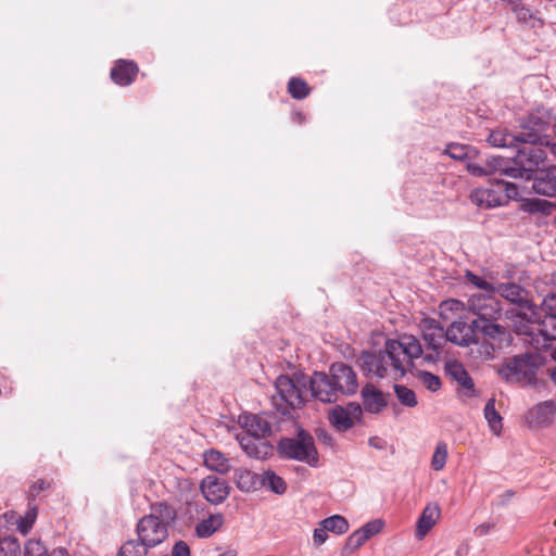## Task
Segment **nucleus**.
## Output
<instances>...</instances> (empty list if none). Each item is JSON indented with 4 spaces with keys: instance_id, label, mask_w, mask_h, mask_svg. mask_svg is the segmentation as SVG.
<instances>
[{
    "instance_id": "nucleus-1",
    "label": "nucleus",
    "mask_w": 556,
    "mask_h": 556,
    "mask_svg": "<svg viewBox=\"0 0 556 556\" xmlns=\"http://www.w3.org/2000/svg\"><path fill=\"white\" fill-rule=\"evenodd\" d=\"M545 160L546 152L541 148L523 146L511 160L502 156H492L484 162L489 176L498 175L500 177L505 176L530 180L533 175V169L538 165L543 164Z\"/></svg>"
},
{
    "instance_id": "nucleus-2",
    "label": "nucleus",
    "mask_w": 556,
    "mask_h": 556,
    "mask_svg": "<svg viewBox=\"0 0 556 556\" xmlns=\"http://www.w3.org/2000/svg\"><path fill=\"white\" fill-rule=\"evenodd\" d=\"M556 115L552 109L539 106L532 110L521 123V141L523 144L535 146L556 156V142L545 135L551 127L554 129Z\"/></svg>"
},
{
    "instance_id": "nucleus-3",
    "label": "nucleus",
    "mask_w": 556,
    "mask_h": 556,
    "mask_svg": "<svg viewBox=\"0 0 556 556\" xmlns=\"http://www.w3.org/2000/svg\"><path fill=\"white\" fill-rule=\"evenodd\" d=\"M302 383V377L291 378L288 375H280L276 379V393L271 396V402L277 412L283 416H290L292 410L304 406Z\"/></svg>"
},
{
    "instance_id": "nucleus-4",
    "label": "nucleus",
    "mask_w": 556,
    "mask_h": 556,
    "mask_svg": "<svg viewBox=\"0 0 556 556\" xmlns=\"http://www.w3.org/2000/svg\"><path fill=\"white\" fill-rule=\"evenodd\" d=\"M388 349L394 380L402 379L406 374L407 366H413V361L422 354L419 340L413 336H405L401 340L388 339Z\"/></svg>"
},
{
    "instance_id": "nucleus-5",
    "label": "nucleus",
    "mask_w": 556,
    "mask_h": 556,
    "mask_svg": "<svg viewBox=\"0 0 556 556\" xmlns=\"http://www.w3.org/2000/svg\"><path fill=\"white\" fill-rule=\"evenodd\" d=\"M518 197L517 185L494 177L486 187L473 190L470 200L480 207L490 208L505 205L510 200H517Z\"/></svg>"
},
{
    "instance_id": "nucleus-6",
    "label": "nucleus",
    "mask_w": 556,
    "mask_h": 556,
    "mask_svg": "<svg viewBox=\"0 0 556 556\" xmlns=\"http://www.w3.org/2000/svg\"><path fill=\"white\" fill-rule=\"evenodd\" d=\"M277 451L282 458L306 463L312 467L318 464V452L313 437L299 429L295 438H282L277 444Z\"/></svg>"
},
{
    "instance_id": "nucleus-7",
    "label": "nucleus",
    "mask_w": 556,
    "mask_h": 556,
    "mask_svg": "<svg viewBox=\"0 0 556 556\" xmlns=\"http://www.w3.org/2000/svg\"><path fill=\"white\" fill-rule=\"evenodd\" d=\"M538 368L536 356L531 353H525L508 358L498 369V375L506 382L536 386Z\"/></svg>"
},
{
    "instance_id": "nucleus-8",
    "label": "nucleus",
    "mask_w": 556,
    "mask_h": 556,
    "mask_svg": "<svg viewBox=\"0 0 556 556\" xmlns=\"http://www.w3.org/2000/svg\"><path fill=\"white\" fill-rule=\"evenodd\" d=\"M356 365L366 377L383 379L390 376L393 378L388 340L382 350L361 352L356 358Z\"/></svg>"
},
{
    "instance_id": "nucleus-9",
    "label": "nucleus",
    "mask_w": 556,
    "mask_h": 556,
    "mask_svg": "<svg viewBox=\"0 0 556 556\" xmlns=\"http://www.w3.org/2000/svg\"><path fill=\"white\" fill-rule=\"evenodd\" d=\"M467 311L473 324L500 319L502 316L501 302L492 294H472L467 301Z\"/></svg>"
},
{
    "instance_id": "nucleus-10",
    "label": "nucleus",
    "mask_w": 556,
    "mask_h": 556,
    "mask_svg": "<svg viewBox=\"0 0 556 556\" xmlns=\"http://www.w3.org/2000/svg\"><path fill=\"white\" fill-rule=\"evenodd\" d=\"M302 386L308 388L312 397L323 403H336L341 396L332 382L330 371H314L309 377L302 376Z\"/></svg>"
},
{
    "instance_id": "nucleus-11",
    "label": "nucleus",
    "mask_w": 556,
    "mask_h": 556,
    "mask_svg": "<svg viewBox=\"0 0 556 556\" xmlns=\"http://www.w3.org/2000/svg\"><path fill=\"white\" fill-rule=\"evenodd\" d=\"M137 539L151 549L161 545L168 538V529L154 516L144 515L136 525Z\"/></svg>"
},
{
    "instance_id": "nucleus-12",
    "label": "nucleus",
    "mask_w": 556,
    "mask_h": 556,
    "mask_svg": "<svg viewBox=\"0 0 556 556\" xmlns=\"http://www.w3.org/2000/svg\"><path fill=\"white\" fill-rule=\"evenodd\" d=\"M445 337L450 342L460 346L477 344L479 341V338H476L473 320L468 314L454 320L445 330Z\"/></svg>"
},
{
    "instance_id": "nucleus-13",
    "label": "nucleus",
    "mask_w": 556,
    "mask_h": 556,
    "mask_svg": "<svg viewBox=\"0 0 556 556\" xmlns=\"http://www.w3.org/2000/svg\"><path fill=\"white\" fill-rule=\"evenodd\" d=\"M511 317H515L514 331L520 336L533 337L538 333V327L542 312L539 306L532 305L525 309L511 311Z\"/></svg>"
},
{
    "instance_id": "nucleus-14",
    "label": "nucleus",
    "mask_w": 556,
    "mask_h": 556,
    "mask_svg": "<svg viewBox=\"0 0 556 556\" xmlns=\"http://www.w3.org/2000/svg\"><path fill=\"white\" fill-rule=\"evenodd\" d=\"M332 382L341 395H353L358 389L357 376L353 368L344 363H333L329 367Z\"/></svg>"
},
{
    "instance_id": "nucleus-15",
    "label": "nucleus",
    "mask_w": 556,
    "mask_h": 556,
    "mask_svg": "<svg viewBox=\"0 0 556 556\" xmlns=\"http://www.w3.org/2000/svg\"><path fill=\"white\" fill-rule=\"evenodd\" d=\"M539 308L542 312V317L538 334L542 336L545 341L556 340V293L546 295Z\"/></svg>"
},
{
    "instance_id": "nucleus-16",
    "label": "nucleus",
    "mask_w": 556,
    "mask_h": 556,
    "mask_svg": "<svg viewBox=\"0 0 556 556\" xmlns=\"http://www.w3.org/2000/svg\"><path fill=\"white\" fill-rule=\"evenodd\" d=\"M532 190L544 197H556V165L540 168L538 165L533 169Z\"/></svg>"
},
{
    "instance_id": "nucleus-17",
    "label": "nucleus",
    "mask_w": 556,
    "mask_h": 556,
    "mask_svg": "<svg viewBox=\"0 0 556 556\" xmlns=\"http://www.w3.org/2000/svg\"><path fill=\"white\" fill-rule=\"evenodd\" d=\"M556 417V402L547 400L538 403L526 414V421L531 428H547Z\"/></svg>"
},
{
    "instance_id": "nucleus-18",
    "label": "nucleus",
    "mask_w": 556,
    "mask_h": 556,
    "mask_svg": "<svg viewBox=\"0 0 556 556\" xmlns=\"http://www.w3.org/2000/svg\"><path fill=\"white\" fill-rule=\"evenodd\" d=\"M237 440L249 457L266 459L273 454V445L265 440V437H253L251 434H238Z\"/></svg>"
},
{
    "instance_id": "nucleus-19",
    "label": "nucleus",
    "mask_w": 556,
    "mask_h": 556,
    "mask_svg": "<svg viewBox=\"0 0 556 556\" xmlns=\"http://www.w3.org/2000/svg\"><path fill=\"white\" fill-rule=\"evenodd\" d=\"M495 292L509 303L516 305L517 309L534 305L529 299V291L515 282H501L495 286Z\"/></svg>"
},
{
    "instance_id": "nucleus-20",
    "label": "nucleus",
    "mask_w": 556,
    "mask_h": 556,
    "mask_svg": "<svg viewBox=\"0 0 556 556\" xmlns=\"http://www.w3.org/2000/svg\"><path fill=\"white\" fill-rule=\"evenodd\" d=\"M200 488L204 498L215 505L223 503L229 495L226 480L214 475L205 477Z\"/></svg>"
},
{
    "instance_id": "nucleus-21",
    "label": "nucleus",
    "mask_w": 556,
    "mask_h": 556,
    "mask_svg": "<svg viewBox=\"0 0 556 556\" xmlns=\"http://www.w3.org/2000/svg\"><path fill=\"white\" fill-rule=\"evenodd\" d=\"M364 410L369 414H380L388 406V393H383L372 383H366L361 390Z\"/></svg>"
},
{
    "instance_id": "nucleus-22",
    "label": "nucleus",
    "mask_w": 556,
    "mask_h": 556,
    "mask_svg": "<svg viewBox=\"0 0 556 556\" xmlns=\"http://www.w3.org/2000/svg\"><path fill=\"white\" fill-rule=\"evenodd\" d=\"M498 319L473 324L476 327V338L481 334L488 341H492L497 345L507 342L509 340V332L506 327L497 323Z\"/></svg>"
},
{
    "instance_id": "nucleus-23",
    "label": "nucleus",
    "mask_w": 556,
    "mask_h": 556,
    "mask_svg": "<svg viewBox=\"0 0 556 556\" xmlns=\"http://www.w3.org/2000/svg\"><path fill=\"white\" fill-rule=\"evenodd\" d=\"M445 372L455 380L462 388L465 396L475 395V384L463 364L457 361H450L445 364Z\"/></svg>"
},
{
    "instance_id": "nucleus-24",
    "label": "nucleus",
    "mask_w": 556,
    "mask_h": 556,
    "mask_svg": "<svg viewBox=\"0 0 556 556\" xmlns=\"http://www.w3.org/2000/svg\"><path fill=\"white\" fill-rule=\"evenodd\" d=\"M239 422L245 429L244 434L266 438L271 433V425L264 416L243 414L239 417Z\"/></svg>"
},
{
    "instance_id": "nucleus-25",
    "label": "nucleus",
    "mask_w": 556,
    "mask_h": 556,
    "mask_svg": "<svg viewBox=\"0 0 556 556\" xmlns=\"http://www.w3.org/2000/svg\"><path fill=\"white\" fill-rule=\"evenodd\" d=\"M511 11L517 23L522 28L538 29L544 25V22L540 16V12L538 10L530 9L525 3H514Z\"/></svg>"
},
{
    "instance_id": "nucleus-26",
    "label": "nucleus",
    "mask_w": 556,
    "mask_h": 556,
    "mask_svg": "<svg viewBox=\"0 0 556 556\" xmlns=\"http://www.w3.org/2000/svg\"><path fill=\"white\" fill-rule=\"evenodd\" d=\"M138 72L134 61L118 60L111 70V78L116 85L128 86L134 83Z\"/></svg>"
},
{
    "instance_id": "nucleus-27",
    "label": "nucleus",
    "mask_w": 556,
    "mask_h": 556,
    "mask_svg": "<svg viewBox=\"0 0 556 556\" xmlns=\"http://www.w3.org/2000/svg\"><path fill=\"white\" fill-rule=\"evenodd\" d=\"M424 340L429 350L439 354L445 341V330L435 320H427L424 328Z\"/></svg>"
},
{
    "instance_id": "nucleus-28",
    "label": "nucleus",
    "mask_w": 556,
    "mask_h": 556,
    "mask_svg": "<svg viewBox=\"0 0 556 556\" xmlns=\"http://www.w3.org/2000/svg\"><path fill=\"white\" fill-rule=\"evenodd\" d=\"M237 488L242 492H252L261 489V475L249 469L240 468L235 471Z\"/></svg>"
},
{
    "instance_id": "nucleus-29",
    "label": "nucleus",
    "mask_w": 556,
    "mask_h": 556,
    "mask_svg": "<svg viewBox=\"0 0 556 556\" xmlns=\"http://www.w3.org/2000/svg\"><path fill=\"white\" fill-rule=\"evenodd\" d=\"M439 516L440 507L438 505H427L418 519L416 536L419 539L424 538L435 525Z\"/></svg>"
},
{
    "instance_id": "nucleus-30",
    "label": "nucleus",
    "mask_w": 556,
    "mask_h": 556,
    "mask_svg": "<svg viewBox=\"0 0 556 556\" xmlns=\"http://www.w3.org/2000/svg\"><path fill=\"white\" fill-rule=\"evenodd\" d=\"M521 134L513 135L506 129H496L491 131L488 137V141L491 146L497 148H510L517 147L518 143H522Z\"/></svg>"
},
{
    "instance_id": "nucleus-31",
    "label": "nucleus",
    "mask_w": 556,
    "mask_h": 556,
    "mask_svg": "<svg viewBox=\"0 0 556 556\" xmlns=\"http://www.w3.org/2000/svg\"><path fill=\"white\" fill-rule=\"evenodd\" d=\"M329 421L341 432L348 431L354 426V420L351 418L350 413L340 405L334 406L329 412Z\"/></svg>"
},
{
    "instance_id": "nucleus-32",
    "label": "nucleus",
    "mask_w": 556,
    "mask_h": 556,
    "mask_svg": "<svg viewBox=\"0 0 556 556\" xmlns=\"http://www.w3.org/2000/svg\"><path fill=\"white\" fill-rule=\"evenodd\" d=\"M148 516H154L168 529V527L176 520L177 511L166 502H156L151 505V513L148 514Z\"/></svg>"
},
{
    "instance_id": "nucleus-33",
    "label": "nucleus",
    "mask_w": 556,
    "mask_h": 556,
    "mask_svg": "<svg viewBox=\"0 0 556 556\" xmlns=\"http://www.w3.org/2000/svg\"><path fill=\"white\" fill-rule=\"evenodd\" d=\"M223 523L224 516L222 514L210 515L197 525L195 533L199 538H210L222 528Z\"/></svg>"
},
{
    "instance_id": "nucleus-34",
    "label": "nucleus",
    "mask_w": 556,
    "mask_h": 556,
    "mask_svg": "<svg viewBox=\"0 0 556 556\" xmlns=\"http://www.w3.org/2000/svg\"><path fill=\"white\" fill-rule=\"evenodd\" d=\"M204 464L208 469L219 473H226L230 469L228 459L222 452L216 450H210L204 453Z\"/></svg>"
},
{
    "instance_id": "nucleus-35",
    "label": "nucleus",
    "mask_w": 556,
    "mask_h": 556,
    "mask_svg": "<svg viewBox=\"0 0 556 556\" xmlns=\"http://www.w3.org/2000/svg\"><path fill=\"white\" fill-rule=\"evenodd\" d=\"M262 485L270 492L281 495L287 491L286 481L273 470H266L261 475Z\"/></svg>"
},
{
    "instance_id": "nucleus-36",
    "label": "nucleus",
    "mask_w": 556,
    "mask_h": 556,
    "mask_svg": "<svg viewBox=\"0 0 556 556\" xmlns=\"http://www.w3.org/2000/svg\"><path fill=\"white\" fill-rule=\"evenodd\" d=\"M484 418L486 419L490 429L495 433L500 434L503 428L502 417L495 409V400H488L484 409Z\"/></svg>"
},
{
    "instance_id": "nucleus-37",
    "label": "nucleus",
    "mask_w": 556,
    "mask_h": 556,
    "mask_svg": "<svg viewBox=\"0 0 556 556\" xmlns=\"http://www.w3.org/2000/svg\"><path fill=\"white\" fill-rule=\"evenodd\" d=\"M150 547L144 546L139 539L126 541L118 549L117 556H148Z\"/></svg>"
},
{
    "instance_id": "nucleus-38",
    "label": "nucleus",
    "mask_w": 556,
    "mask_h": 556,
    "mask_svg": "<svg viewBox=\"0 0 556 556\" xmlns=\"http://www.w3.org/2000/svg\"><path fill=\"white\" fill-rule=\"evenodd\" d=\"M288 92L295 100H303L308 97L311 89L305 80L292 77L288 81Z\"/></svg>"
},
{
    "instance_id": "nucleus-39",
    "label": "nucleus",
    "mask_w": 556,
    "mask_h": 556,
    "mask_svg": "<svg viewBox=\"0 0 556 556\" xmlns=\"http://www.w3.org/2000/svg\"><path fill=\"white\" fill-rule=\"evenodd\" d=\"M320 526H323L329 532H333L336 534H343L349 530L348 520L340 515H333L331 517L325 518L320 521Z\"/></svg>"
},
{
    "instance_id": "nucleus-40",
    "label": "nucleus",
    "mask_w": 556,
    "mask_h": 556,
    "mask_svg": "<svg viewBox=\"0 0 556 556\" xmlns=\"http://www.w3.org/2000/svg\"><path fill=\"white\" fill-rule=\"evenodd\" d=\"M445 153L454 160L465 161L470 159L476 153V150L467 144L450 143L446 146Z\"/></svg>"
},
{
    "instance_id": "nucleus-41",
    "label": "nucleus",
    "mask_w": 556,
    "mask_h": 556,
    "mask_svg": "<svg viewBox=\"0 0 556 556\" xmlns=\"http://www.w3.org/2000/svg\"><path fill=\"white\" fill-rule=\"evenodd\" d=\"M393 390L395 392V395H396L399 402L403 406H406L409 408L417 406V404H418L417 396H416V393L412 389L407 388L404 384L395 383L393 386Z\"/></svg>"
},
{
    "instance_id": "nucleus-42",
    "label": "nucleus",
    "mask_w": 556,
    "mask_h": 556,
    "mask_svg": "<svg viewBox=\"0 0 556 556\" xmlns=\"http://www.w3.org/2000/svg\"><path fill=\"white\" fill-rule=\"evenodd\" d=\"M447 460V444L443 441L437 443L434 453L431 458V467L435 471L444 468Z\"/></svg>"
},
{
    "instance_id": "nucleus-43",
    "label": "nucleus",
    "mask_w": 556,
    "mask_h": 556,
    "mask_svg": "<svg viewBox=\"0 0 556 556\" xmlns=\"http://www.w3.org/2000/svg\"><path fill=\"white\" fill-rule=\"evenodd\" d=\"M21 545L17 539L4 536L0 539V556H20Z\"/></svg>"
},
{
    "instance_id": "nucleus-44",
    "label": "nucleus",
    "mask_w": 556,
    "mask_h": 556,
    "mask_svg": "<svg viewBox=\"0 0 556 556\" xmlns=\"http://www.w3.org/2000/svg\"><path fill=\"white\" fill-rule=\"evenodd\" d=\"M384 526V522L381 519H375L368 521L363 527L356 530V532L362 536V539L366 542L371 536L378 534Z\"/></svg>"
},
{
    "instance_id": "nucleus-45",
    "label": "nucleus",
    "mask_w": 556,
    "mask_h": 556,
    "mask_svg": "<svg viewBox=\"0 0 556 556\" xmlns=\"http://www.w3.org/2000/svg\"><path fill=\"white\" fill-rule=\"evenodd\" d=\"M365 541L362 539V536L354 531L348 539L344 544V546L341 549V556H351L354 554L363 544Z\"/></svg>"
},
{
    "instance_id": "nucleus-46",
    "label": "nucleus",
    "mask_w": 556,
    "mask_h": 556,
    "mask_svg": "<svg viewBox=\"0 0 556 556\" xmlns=\"http://www.w3.org/2000/svg\"><path fill=\"white\" fill-rule=\"evenodd\" d=\"M24 556H50V554L41 541L30 539L25 544Z\"/></svg>"
},
{
    "instance_id": "nucleus-47",
    "label": "nucleus",
    "mask_w": 556,
    "mask_h": 556,
    "mask_svg": "<svg viewBox=\"0 0 556 556\" xmlns=\"http://www.w3.org/2000/svg\"><path fill=\"white\" fill-rule=\"evenodd\" d=\"M419 378L424 386L431 392H435L441 388L440 378L430 371L421 370L419 372Z\"/></svg>"
},
{
    "instance_id": "nucleus-48",
    "label": "nucleus",
    "mask_w": 556,
    "mask_h": 556,
    "mask_svg": "<svg viewBox=\"0 0 556 556\" xmlns=\"http://www.w3.org/2000/svg\"><path fill=\"white\" fill-rule=\"evenodd\" d=\"M37 516V509L33 508L27 510L26 515L17 521V529L23 533L27 534L33 528Z\"/></svg>"
},
{
    "instance_id": "nucleus-49",
    "label": "nucleus",
    "mask_w": 556,
    "mask_h": 556,
    "mask_svg": "<svg viewBox=\"0 0 556 556\" xmlns=\"http://www.w3.org/2000/svg\"><path fill=\"white\" fill-rule=\"evenodd\" d=\"M466 278L470 283H472L473 286H476L477 288H479L481 290L486 291L489 294H492L495 292V286H493L492 283H490L482 277L477 276L476 274H473L471 271H467Z\"/></svg>"
},
{
    "instance_id": "nucleus-50",
    "label": "nucleus",
    "mask_w": 556,
    "mask_h": 556,
    "mask_svg": "<svg viewBox=\"0 0 556 556\" xmlns=\"http://www.w3.org/2000/svg\"><path fill=\"white\" fill-rule=\"evenodd\" d=\"M466 168L472 176H476V177L489 176L485 163L482 165V164H478V163L468 162L466 164Z\"/></svg>"
},
{
    "instance_id": "nucleus-51",
    "label": "nucleus",
    "mask_w": 556,
    "mask_h": 556,
    "mask_svg": "<svg viewBox=\"0 0 556 556\" xmlns=\"http://www.w3.org/2000/svg\"><path fill=\"white\" fill-rule=\"evenodd\" d=\"M50 486V483L46 480H38L29 488V497H37L41 491L47 490Z\"/></svg>"
},
{
    "instance_id": "nucleus-52",
    "label": "nucleus",
    "mask_w": 556,
    "mask_h": 556,
    "mask_svg": "<svg viewBox=\"0 0 556 556\" xmlns=\"http://www.w3.org/2000/svg\"><path fill=\"white\" fill-rule=\"evenodd\" d=\"M173 556H190V547L185 541L175 543L172 552Z\"/></svg>"
},
{
    "instance_id": "nucleus-53",
    "label": "nucleus",
    "mask_w": 556,
    "mask_h": 556,
    "mask_svg": "<svg viewBox=\"0 0 556 556\" xmlns=\"http://www.w3.org/2000/svg\"><path fill=\"white\" fill-rule=\"evenodd\" d=\"M345 409L350 413L352 419H361L364 407H362L359 403L352 402L348 405Z\"/></svg>"
},
{
    "instance_id": "nucleus-54",
    "label": "nucleus",
    "mask_w": 556,
    "mask_h": 556,
    "mask_svg": "<svg viewBox=\"0 0 556 556\" xmlns=\"http://www.w3.org/2000/svg\"><path fill=\"white\" fill-rule=\"evenodd\" d=\"M328 530H326L323 526L321 528H317L314 530L313 540L316 545H321L328 539Z\"/></svg>"
},
{
    "instance_id": "nucleus-55",
    "label": "nucleus",
    "mask_w": 556,
    "mask_h": 556,
    "mask_svg": "<svg viewBox=\"0 0 556 556\" xmlns=\"http://www.w3.org/2000/svg\"><path fill=\"white\" fill-rule=\"evenodd\" d=\"M481 349L483 350V351L479 352L481 356H483L486 359L493 358V356H494L493 343H490V342L483 343V344H481Z\"/></svg>"
},
{
    "instance_id": "nucleus-56",
    "label": "nucleus",
    "mask_w": 556,
    "mask_h": 556,
    "mask_svg": "<svg viewBox=\"0 0 556 556\" xmlns=\"http://www.w3.org/2000/svg\"><path fill=\"white\" fill-rule=\"evenodd\" d=\"M494 523H481L475 529V534L478 536L486 535L491 529H493Z\"/></svg>"
},
{
    "instance_id": "nucleus-57",
    "label": "nucleus",
    "mask_w": 556,
    "mask_h": 556,
    "mask_svg": "<svg viewBox=\"0 0 556 556\" xmlns=\"http://www.w3.org/2000/svg\"><path fill=\"white\" fill-rule=\"evenodd\" d=\"M444 305L448 306L451 311H462L465 308V305L459 300H450L444 302Z\"/></svg>"
},
{
    "instance_id": "nucleus-58",
    "label": "nucleus",
    "mask_w": 556,
    "mask_h": 556,
    "mask_svg": "<svg viewBox=\"0 0 556 556\" xmlns=\"http://www.w3.org/2000/svg\"><path fill=\"white\" fill-rule=\"evenodd\" d=\"M369 445L377 448V450H381L383 446L381 444H379V439L374 437V438H370L369 441H368Z\"/></svg>"
},
{
    "instance_id": "nucleus-59",
    "label": "nucleus",
    "mask_w": 556,
    "mask_h": 556,
    "mask_svg": "<svg viewBox=\"0 0 556 556\" xmlns=\"http://www.w3.org/2000/svg\"><path fill=\"white\" fill-rule=\"evenodd\" d=\"M533 204H534V205H536V207H535L536 210L544 211V210H545V208H544V206H545V205H548L549 203H548V202H546V201H540V200H538V201L533 202Z\"/></svg>"
},
{
    "instance_id": "nucleus-60",
    "label": "nucleus",
    "mask_w": 556,
    "mask_h": 556,
    "mask_svg": "<svg viewBox=\"0 0 556 556\" xmlns=\"http://www.w3.org/2000/svg\"><path fill=\"white\" fill-rule=\"evenodd\" d=\"M548 372L552 381L556 384V366L553 368H548Z\"/></svg>"
},
{
    "instance_id": "nucleus-61",
    "label": "nucleus",
    "mask_w": 556,
    "mask_h": 556,
    "mask_svg": "<svg viewBox=\"0 0 556 556\" xmlns=\"http://www.w3.org/2000/svg\"><path fill=\"white\" fill-rule=\"evenodd\" d=\"M551 357L556 362V345L551 346Z\"/></svg>"
},
{
    "instance_id": "nucleus-62",
    "label": "nucleus",
    "mask_w": 556,
    "mask_h": 556,
    "mask_svg": "<svg viewBox=\"0 0 556 556\" xmlns=\"http://www.w3.org/2000/svg\"><path fill=\"white\" fill-rule=\"evenodd\" d=\"M505 496H506V500H509L510 497H513V496H514V492H513V491H507V492L505 493Z\"/></svg>"
},
{
    "instance_id": "nucleus-63",
    "label": "nucleus",
    "mask_w": 556,
    "mask_h": 556,
    "mask_svg": "<svg viewBox=\"0 0 556 556\" xmlns=\"http://www.w3.org/2000/svg\"><path fill=\"white\" fill-rule=\"evenodd\" d=\"M296 116H298L299 122H302V119H303L302 113H298Z\"/></svg>"
},
{
    "instance_id": "nucleus-64",
    "label": "nucleus",
    "mask_w": 556,
    "mask_h": 556,
    "mask_svg": "<svg viewBox=\"0 0 556 556\" xmlns=\"http://www.w3.org/2000/svg\"><path fill=\"white\" fill-rule=\"evenodd\" d=\"M554 135L556 136V124L554 125Z\"/></svg>"
}]
</instances>
